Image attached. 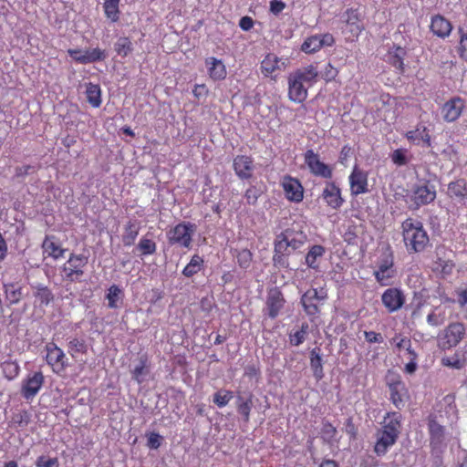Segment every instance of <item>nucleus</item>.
<instances>
[{
	"instance_id": "33",
	"label": "nucleus",
	"mask_w": 467,
	"mask_h": 467,
	"mask_svg": "<svg viewBox=\"0 0 467 467\" xmlns=\"http://www.w3.org/2000/svg\"><path fill=\"white\" fill-rule=\"evenodd\" d=\"M42 247L44 252L48 254V256L53 257L54 259H58L63 257L65 249L61 248L57 244H56L51 237H46L43 242Z\"/></svg>"
},
{
	"instance_id": "64",
	"label": "nucleus",
	"mask_w": 467,
	"mask_h": 467,
	"mask_svg": "<svg viewBox=\"0 0 467 467\" xmlns=\"http://www.w3.org/2000/svg\"><path fill=\"white\" fill-rule=\"evenodd\" d=\"M285 7V4L282 1L273 0L270 2V11L274 15L280 14Z\"/></svg>"
},
{
	"instance_id": "57",
	"label": "nucleus",
	"mask_w": 467,
	"mask_h": 467,
	"mask_svg": "<svg viewBox=\"0 0 467 467\" xmlns=\"http://www.w3.org/2000/svg\"><path fill=\"white\" fill-rule=\"evenodd\" d=\"M63 271L66 273L67 279L70 282H79V277L84 274V271L72 270L69 267H63Z\"/></svg>"
},
{
	"instance_id": "20",
	"label": "nucleus",
	"mask_w": 467,
	"mask_h": 467,
	"mask_svg": "<svg viewBox=\"0 0 467 467\" xmlns=\"http://www.w3.org/2000/svg\"><path fill=\"white\" fill-rule=\"evenodd\" d=\"M430 27L431 32L441 38L448 37L452 30L451 22L441 15L431 17Z\"/></svg>"
},
{
	"instance_id": "45",
	"label": "nucleus",
	"mask_w": 467,
	"mask_h": 467,
	"mask_svg": "<svg viewBox=\"0 0 467 467\" xmlns=\"http://www.w3.org/2000/svg\"><path fill=\"white\" fill-rule=\"evenodd\" d=\"M122 291L121 289L116 285H112L109 290L108 294L106 296L108 301H109V307L110 308H117L119 307L118 302L121 299Z\"/></svg>"
},
{
	"instance_id": "9",
	"label": "nucleus",
	"mask_w": 467,
	"mask_h": 467,
	"mask_svg": "<svg viewBox=\"0 0 467 467\" xmlns=\"http://www.w3.org/2000/svg\"><path fill=\"white\" fill-rule=\"evenodd\" d=\"M44 383L42 372H34L29 374L23 381L21 386V394L26 400H32L39 391Z\"/></svg>"
},
{
	"instance_id": "6",
	"label": "nucleus",
	"mask_w": 467,
	"mask_h": 467,
	"mask_svg": "<svg viewBox=\"0 0 467 467\" xmlns=\"http://www.w3.org/2000/svg\"><path fill=\"white\" fill-rule=\"evenodd\" d=\"M47 349V362L53 368V371L59 373L67 367V358L61 348H59L54 342H49L46 346Z\"/></svg>"
},
{
	"instance_id": "51",
	"label": "nucleus",
	"mask_w": 467,
	"mask_h": 467,
	"mask_svg": "<svg viewBox=\"0 0 467 467\" xmlns=\"http://www.w3.org/2000/svg\"><path fill=\"white\" fill-rule=\"evenodd\" d=\"M458 33L460 35L458 53L461 58L467 60V33L461 26L458 28Z\"/></svg>"
},
{
	"instance_id": "32",
	"label": "nucleus",
	"mask_w": 467,
	"mask_h": 467,
	"mask_svg": "<svg viewBox=\"0 0 467 467\" xmlns=\"http://www.w3.org/2000/svg\"><path fill=\"white\" fill-rule=\"evenodd\" d=\"M88 102L94 108H99L101 104V89L99 85L88 83L86 88Z\"/></svg>"
},
{
	"instance_id": "40",
	"label": "nucleus",
	"mask_w": 467,
	"mask_h": 467,
	"mask_svg": "<svg viewBox=\"0 0 467 467\" xmlns=\"http://www.w3.org/2000/svg\"><path fill=\"white\" fill-rule=\"evenodd\" d=\"M88 264V257L83 254H71L69 259L64 267H69L72 270L83 271L82 268Z\"/></svg>"
},
{
	"instance_id": "15",
	"label": "nucleus",
	"mask_w": 467,
	"mask_h": 467,
	"mask_svg": "<svg viewBox=\"0 0 467 467\" xmlns=\"http://www.w3.org/2000/svg\"><path fill=\"white\" fill-rule=\"evenodd\" d=\"M321 196L327 204L335 210L339 209L344 203V199L341 197V191L339 187L332 182H326V186Z\"/></svg>"
},
{
	"instance_id": "50",
	"label": "nucleus",
	"mask_w": 467,
	"mask_h": 467,
	"mask_svg": "<svg viewBox=\"0 0 467 467\" xmlns=\"http://www.w3.org/2000/svg\"><path fill=\"white\" fill-rule=\"evenodd\" d=\"M321 434L326 441L330 442L337 434V429L327 420H323Z\"/></svg>"
},
{
	"instance_id": "38",
	"label": "nucleus",
	"mask_w": 467,
	"mask_h": 467,
	"mask_svg": "<svg viewBox=\"0 0 467 467\" xmlns=\"http://www.w3.org/2000/svg\"><path fill=\"white\" fill-rule=\"evenodd\" d=\"M203 265V260L201 256L198 254H194L190 263L184 267L182 274L186 277H192L195 274H197L199 271H201L202 267Z\"/></svg>"
},
{
	"instance_id": "7",
	"label": "nucleus",
	"mask_w": 467,
	"mask_h": 467,
	"mask_svg": "<svg viewBox=\"0 0 467 467\" xmlns=\"http://www.w3.org/2000/svg\"><path fill=\"white\" fill-rule=\"evenodd\" d=\"M452 255V251L444 245H438L435 249V269L444 275H451L455 266Z\"/></svg>"
},
{
	"instance_id": "19",
	"label": "nucleus",
	"mask_w": 467,
	"mask_h": 467,
	"mask_svg": "<svg viewBox=\"0 0 467 467\" xmlns=\"http://www.w3.org/2000/svg\"><path fill=\"white\" fill-rule=\"evenodd\" d=\"M288 97L296 103L304 102L307 98L308 88L292 76H288Z\"/></svg>"
},
{
	"instance_id": "60",
	"label": "nucleus",
	"mask_w": 467,
	"mask_h": 467,
	"mask_svg": "<svg viewBox=\"0 0 467 467\" xmlns=\"http://www.w3.org/2000/svg\"><path fill=\"white\" fill-rule=\"evenodd\" d=\"M441 363H442V365H444L446 367H450V368H457V369H460L462 368V362L458 358H444L441 359Z\"/></svg>"
},
{
	"instance_id": "59",
	"label": "nucleus",
	"mask_w": 467,
	"mask_h": 467,
	"mask_svg": "<svg viewBox=\"0 0 467 467\" xmlns=\"http://www.w3.org/2000/svg\"><path fill=\"white\" fill-rule=\"evenodd\" d=\"M365 339L369 343H382L384 338L380 333L375 331H365Z\"/></svg>"
},
{
	"instance_id": "44",
	"label": "nucleus",
	"mask_w": 467,
	"mask_h": 467,
	"mask_svg": "<svg viewBox=\"0 0 467 467\" xmlns=\"http://www.w3.org/2000/svg\"><path fill=\"white\" fill-rule=\"evenodd\" d=\"M119 2H104L103 8L105 16L111 22H117L119 19L120 11L119 9Z\"/></svg>"
},
{
	"instance_id": "4",
	"label": "nucleus",
	"mask_w": 467,
	"mask_h": 467,
	"mask_svg": "<svg viewBox=\"0 0 467 467\" xmlns=\"http://www.w3.org/2000/svg\"><path fill=\"white\" fill-rule=\"evenodd\" d=\"M327 298V293L323 290L311 288L305 292L301 297V303L305 312L308 316H316L319 312L318 304Z\"/></svg>"
},
{
	"instance_id": "8",
	"label": "nucleus",
	"mask_w": 467,
	"mask_h": 467,
	"mask_svg": "<svg viewBox=\"0 0 467 467\" xmlns=\"http://www.w3.org/2000/svg\"><path fill=\"white\" fill-rule=\"evenodd\" d=\"M383 306L389 313L400 310L405 303L403 292L396 287L388 288L381 296Z\"/></svg>"
},
{
	"instance_id": "29",
	"label": "nucleus",
	"mask_w": 467,
	"mask_h": 467,
	"mask_svg": "<svg viewBox=\"0 0 467 467\" xmlns=\"http://www.w3.org/2000/svg\"><path fill=\"white\" fill-rule=\"evenodd\" d=\"M390 400L396 408L401 409L405 405V400L408 398V389L405 384H398L389 389Z\"/></svg>"
},
{
	"instance_id": "21",
	"label": "nucleus",
	"mask_w": 467,
	"mask_h": 467,
	"mask_svg": "<svg viewBox=\"0 0 467 467\" xmlns=\"http://www.w3.org/2000/svg\"><path fill=\"white\" fill-rule=\"evenodd\" d=\"M447 194L450 198L457 200L463 204L467 203V182L458 179L448 185Z\"/></svg>"
},
{
	"instance_id": "30",
	"label": "nucleus",
	"mask_w": 467,
	"mask_h": 467,
	"mask_svg": "<svg viewBox=\"0 0 467 467\" xmlns=\"http://www.w3.org/2000/svg\"><path fill=\"white\" fill-rule=\"evenodd\" d=\"M346 16L345 22L350 26V32L352 35L358 36L361 30L362 26L359 22V14L356 9H348L344 15Z\"/></svg>"
},
{
	"instance_id": "35",
	"label": "nucleus",
	"mask_w": 467,
	"mask_h": 467,
	"mask_svg": "<svg viewBox=\"0 0 467 467\" xmlns=\"http://www.w3.org/2000/svg\"><path fill=\"white\" fill-rule=\"evenodd\" d=\"M276 69H280L278 57L274 54H268L261 63L262 73L268 77Z\"/></svg>"
},
{
	"instance_id": "55",
	"label": "nucleus",
	"mask_w": 467,
	"mask_h": 467,
	"mask_svg": "<svg viewBox=\"0 0 467 467\" xmlns=\"http://www.w3.org/2000/svg\"><path fill=\"white\" fill-rule=\"evenodd\" d=\"M147 446L150 449L157 450L161 446L163 438L159 433L156 432H150L147 434Z\"/></svg>"
},
{
	"instance_id": "25",
	"label": "nucleus",
	"mask_w": 467,
	"mask_h": 467,
	"mask_svg": "<svg viewBox=\"0 0 467 467\" xmlns=\"http://www.w3.org/2000/svg\"><path fill=\"white\" fill-rule=\"evenodd\" d=\"M284 190L288 200L296 202L303 200V187L297 180H290L285 182Z\"/></svg>"
},
{
	"instance_id": "39",
	"label": "nucleus",
	"mask_w": 467,
	"mask_h": 467,
	"mask_svg": "<svg viewBox=\"0 0 467 467\" xmlns=\"http://www.w3.org/2000/svg\"><path fill=\"white\" fill-rule=\"evenodd\" d=\"M391 265H388L387 263L382 264L379 266V269L375 271L376 280L381 285H388V281L393 276L392 271L390 270Z\"/></svg>"
},
{
	"instance_id": "42",
	"label": "nucleus",
	"mask_w": 467,
	"mask_h": 467,
	"mask_svg": "<svg viewBox=\"0 0 467 467\" xmlns=\"http://www.w3.org/2000/svg\"><path fill=\"white\" fill-rule=\"evenodd\" d=\"M87 351L88 346L84 339L75 337L68 342V352L73 358H76L78 353L86 354Z\"/></svg>"
},
{
	"instance_id": "3",
	"label": "nucleus",
	"mask_w": 467,
	"mask_h": 467,
	"mask_svg": "<svg viewBox=\"0 0 467 467\" xmlns=\"http://www.w3.org/2000/svg\"><path fill=\"white\" fill-rule=\"evenodd\" d=\"M195 231V225L191 223H181L167 233L171 244H179L189 248L192 244V236Z\"/></svg>"
},
{
	"instance_id": "28",
	"label": "nucleus",
	"mask_w": 467,
	"mask_h": 467,
	"mask_svg": "<svg viewBox=\"0 0 467 467\" xmlns=\"http://www.w3.org/2000/svg\"><path fill=\"white\" fill-rule=\"evenodd\" d=\"M400 420L401 415L399 412L389 413L388 417L385 419L384 426L382 428V431L389 432L395 437H399L400 429Z\"/></svg>"
},
{
	"instance_id": "2",
	"label": "nucleus",
	"mask_w": 467,
	"mask_h": 467,
	"mask_svg": "<svg viewBox=\"0 0 467 467\" xmlns=\"http://www.w3.org/2000/svg\"><path fill=\"white\" fill-rule=\"evenodd\" d=\"M401 229L409 253H420L429 245L430 238L421 222L408 218L401 223Z\"/></svg>"
},
{
	"instance_id": "24",
	"label": "nucleus",
	"mask_w": 467,
	"mask_h": 467,
	"mask_svg": "<svg viewBox=\"0 0 467 467\" xmlns=\"http://www.w3.org/2000/svg\"><path fill=\"white\" fill-rule=\"evenodd\" d=\"M140 229V222L137 220H130L124 226V232L121 236L122 243L125 246H130L134 244Z\"/></svg>"
},
{
	"instance_id": "26",
	"label": "nucleus",
	"mask_w": 467,
	"mask_h": 467,
	"mask_svg": "<svg viewBox=\"0 0 467 467\" xmlns=\"http://www.w3.org/2000/svg\"><path fill=\"white\" fill-rule=\"evenodd\" d=\"M206 66L209 69V75L213 79H223L226 77L225 66L223 63L215 58L209 57L205 61Z\"/></svg>"
},
{
	"instance_id": "23",
	"label": "nucleus",
	"mask_w": 467,
	"mask_h": 467,
	"mask_svg": "<svg viewBox=\"0 0 467 467\" xmlns=\"http://www.w3.org/2000/svg\"><path fill=\"white\" fill-rule=\"evenodd\" d=\"M465 327L463 324L456 322L449 325L445 329V337L449 348L457 346L464 337Z\"/></svg>"
},
{
	"instance_id": "56",
	"label": "nucleus",
	"mask_w": 467,
	"mask_h": 467,
	"mask_svg": "<svg viewBox=\"0 0 467 467\" xmlns=\"http://www.w3.org/2000/svg\"><path fill=\"white\" fill-rule=\"evenodd\" d=\"M385 379L389 389H391L394 386H397L398 384H404L403 381L401 380L400 376L398 373L390 370L388 371Z\"/></svg>"
},
{
	"instance_id": "17",
	"label": "nucleus",
	"mask_w": 467,
	"mask_h": 467,
	"mask_svg": "<svg viewBox=\"0 0 467 467\" xmlns=\"http://www.w3.org/2000/svg\"><path fill=\"white\" fill-rule=\"evenodd\" d=\"M285 299L282 292L277 288L274 287L268 291L266 297V310L267 315L271 318H275L280 310L283 308Z\"/></svg>"
},
{
	"instance_id": "12",
	"label": "nucleus",
	"mask_w": 467,
	"mask_h": 467,
	"mask_svg": "<svg viewBox=\"0 0 467 467\" xmlns=\"http://www.w3.org/2000/svg\"><path fill=\"white\" fill-rule=\"evenodd\" d=\"M307 88H310L319 79V69L317 64H310L302 67L289 74Z\"/></svg>"
},
{
	"instance_id": "22",
	"label": "nucleus",
	"mask_w": 467,
	"mask_h": 467,
	"mask_svg": "<svg viewBox=\"0 0 467 467\" xmlns=\"http://www.w3.org/2000/svg\"><path fill=\"white\" fill-rule=\"evenodd\" d=\"M377 441L374 446V451L378 456H383L387 453L389 447L395 444L397 437L389 432L379 431L376 434Z\"/></svg>"
},
{
	"instance_id": "1",
	"label": "nucleus",
	"mask_w": 467,
	"mask_h": 467,
	"mask_svg": "<svg viewBox=\"0 0 467 467\" xmlns=\"http://www.w3.org/2000/svg\"><path fill=\"white\" fill-rule=\"evenodd\" d=\"M306 239L302 233H296L289 229L279 234L275 240L274 265L288 268V256L296 250H299L304 245Z\"/></svg>"
},
{
	"instance_id": "47",
	"label": "nucleus",
	"mask_w": 467,
	"mask_h": 467,
	"mask_svg": "<svg viewBox=\"0 0 467 467\" xmlns=\"http://www.w3.org/2000/svg\"><path fill=\"white\" fill-rule=\"evenodd\" d=\"M137 249L141 252V255L153 254L156 252V244L146 237L140 240Z\"/></svg>"
},
{
	"instance_id": "10",
	"label": "nucleus",
	"mask_w": 467,
	"mask_h": 467,
	"mask_svg": "<svg viewBox=\"0 0 467 467\" xmlns=\"http://www.w3.org/2000/svg\"><path fill=\"white\" fill-rule=\"evenodd\" d=\"M335 42L331 34L315 35L307 37L301 46V50L307 54L318 51L323 47H331Z\"/></svg>"
},
{
	"instance_id": "53",
	"label": "nucleus",
	"mask_w": 467,
	"mask_h": 467,
	"mask_svg": "<svg viewBox=\"0 0 467 467\" xmlns=\"http://www.w3.org/2000/svg\"><path fill=\"white\" fill-rule=\"evenodd\" d=\"M254 406L253 400H248L245 404H237V411L239 414L243 416V419L245 422L249 421L250 412Z\"/></svg>"
},
{
	"instance_id": "14",
	"label": "nucleus",
	"mask_w": 467,
	"mask_h": 467,
	"mask_svg": "<svg viewBox=\"0 0 467 467\" xmlns=\"http://www.w3.org/2000/svg\"><path fill=\"white\" fill-rule=\"evenodd\" d=\"M350 190L352 195H359L368 191V174L360 170L357 165L354 167L349 176Z\"/></svg>"
},
{
	"instance_id": "58",
	"label": "nucleus",
	"mask_w": 467,
	"mask_h": 467,
	"mask_svg": "<svg viewBox=\"0 0 467 467\" xmlns=\"http://www.w3.org/2000/svg\"><path fill=\"white\" fill-rule=\"evenodd\" d=\"M392 161L397 165H405L407 163V158L402 150H396L391 155Z\"/></svg>"
},
{
	"instance_id": "36",
	"label": "nucleus",
	"mask_w": 467,
	"mask_h": 467,
	"mask_svg": "<svg viewBox=\"0 0 467 467\" xmlns=\"http://www.w3.org/2000/svg\"><path fill=\"white\" fill-rule=\"evenodd\" d=\"M133 44L127 36L119 37L114 44V50L121 57H126L133 51Z\"/></svg>"
},
{
	"instance_id": "18",
	"label": "nucleus",
	"mask_w": 467,
	"mask_h": 467,
	"mask_svg": "<svg viewBox=\"0 0 467 467\" xmlns=\"http://www.w3.org/2000/svg\"><path fill=\"white\" fill-rule=\"evenodd\" d=\"M3 292L7 306L17 305L24 297L23 286L18 282H3Z\"/></svg>"
},
{
	"instance_id": "43",
	"label": "nucleus",
	"mask_w": 467,
	"mask_h": 467,
	"mask_svg": "<svg viewBox=\"0 0 467 467\" xmlns=\"http://www.w3.org/2000/svg\"><path fill=\"white\" fill-rule=\"evenodd\" d=\"M234 255L237 259L239 266L243 269H247L252 262L253 254L248 249L234 250Z\"/></svg>"
},
{
	"instance_id": "61",
	"label": "nucleus",
	"mask_w": 467,
	"mask_h": 467,
	"mask_svg": "<svg viewBox=\"0 0 467 467\" xmlns=\"http://www.w3.org/2000/svg\"><path fill=\"white\" fill-rule=\"evenodd\" d=\"M427 321L430 325L438 327L443 324L444 317H441V315H437L434 312H431V314L428 315Z\"/></svg>"
},
{
	"instance_id": "11",
	"label": "nucleus",
	"mask_w": 467,
	"mask_h": 467,
	"mask_svg": "<svg viewBox=\"0 0 467 467\" xmlns=\"http://www.w3.org/2000/svg\"><path fill=\"white\" fill-rule=\"evenodd\" d=\"M305 162L315 175L321 176L326 179L332 177V170L328 165L320 161L318 155L312 150H308L305 153Z\"/></svg>"
},
{
	"instance_id": "63",
	"label": "nucleus",
	"mask_w": 467,
	"mask_h": 467,
	"mask_svg": "<svg viewBox=\"0 0 467 467\" xmlns=\"http://www.w3.org/2000/svg\"><path fill=\"white\" fill-rule=\"evenodd\" d=\"M145 365L141 361L138 366H136L132 371L133 379L139 383L142 382L141 376L144 374Z\"/></svg>"
},
{
	"instance_id": "49",
	"label": "nucleus",
	"mask_w": 467,
	"mask_h": 467,
	"mask_svg": "<svg viewBox=\"0 0 467 467\" xmlns=\"http://www.w3.org/2000/svg\"><path fill=\"white\" fill-rule=\"evenodd\" d=\"M233 393L230 390L221 389L213 395V402L220 408H223L228 404L232 400Z\"/></svg>"
},
{
	"instance_id": "62",
	"label": "nucleus",
	"mask_w": 467,
	"mask_h": 467,
	"mask_svg": "<svg viewBox=\"0 0 467 467\" xmlns=\"http://www.w3.org/2000/svg\"><path fill=\"white\" fill-rule=\"evenodd\" d=\"M345 431L351 437L356 438L358 430L355 426L352 418H348L345 423Z\"/></svg>"
},
{
	"instance_id": "34",
	"label": "nucleus",
	"mask_w": 467,
	"mask_h": 467,
	"mask_svg": "<svg viewBox=\"0 0 467 467\" xmlns=\"http://www.w3.org/2000/svg\"><path fill=\"white\" fill-rule=\"evenodd\" d=\"M105 58L106 54L104 50L94 48L91 50H86L83 57L77 58V62L81 64H89L97 61H102Z\"/></svg>"
},
{
	"instance_id": "31",
	"label": "nucleus",
	"mask_w": 467,
	"mask_h": 467,
	"mask_svg": "<svg viewBox=\"0 0 467 467\" xmlns=\"http://www.w3.org/2000/svg\"><path fill=\"white\" fill-rule=\"evenodd\" d=\"M34 296L42 306H47L54 300L55 297L54 294L47 286L40 284L34 286Z\"/></svg>"
},
{
	"instance_id": "13",
	"label": "nucleus",
	"mask_w": 467,
	"mask_h": 467,
	"mask_svg": "<svg viewBox=\"0 0 467 467\" xmlns=\"http://www.w3.org/2000/svg\"><path fill=\"white\" fill-rule=\"evenodd\" d=\"M233 167L235 174L241 180H248L253 177L254 165L251 157L246 155H237L234 159Z\"/></svg>"
},
{
	"instance_id": "16",
	"label": "nucleus",
	"mask_w": 467,
	"mask_h": 467,
	"mask_svg": "<svg viewBox=\"0 0 467 467\" xmlns=\"http://www.w3.org/2000/svg\"><path fill=\"white\" fill-rule=\"evenodd\" d=\"M464 107V100L460 97L451 99L441 109L443 119L448 122L455 121L461 116Z\"/></svg>"
},
{
	"instance_id": "54",
	"label": "nucleus",
	"mask_w": 467,
	"mask_h": 467,
	"mask_svg": "<svg viewBox=\"0 0 467 467\" xmlns=\"http://www.w3.org/2000/svg\"><path fill=\"white\" fill-rule=\"evenodd\" d=\"M36 467H58V461L57 458H47L46 456H39L36 462Z\"/></svg>"
},
{
	"instance_id": "52",
	"label": "nucleus",
	"mask_w": 467,
	"mask_h": 467,
	"mask_svg": "<svg viewBox=\"0 0 467 467\" xmlns=\"http://www.w3.org/2000/svg\"><path fill=\"white\" fill-rule=\"evenodd\" d=\"M337 74L338 70L330 63H327L323 70H319V78H323L327 82L334 80Z\"/></svg>"
},
{
	"instance_id": "48",
	"label": "nucleus",
	"mask_w": 467,
	"mask_h": 467,
	"mask_svg": "<svg viewBox=\"0 0 467 467\" xmlns=\"http://www.w3.org/2000/svg\"><path fill=\"white\" fill-rule=\"evenodd\" d=\"M308 327H309L307 323H303L299 330L290 335V344L293 346L301 345L306 339Z\"/></svg>"
},
{
	"instance_id": "37",
	"label": "nucleus",
	"mask_w": 467,
	"mask_h": 467,
	"mask_svg": "<svg viewBox=\"0 0 467 467\" xmlns=\"http://www.w3.org/2000/svg\"><path fill=\"white\" fill-rule=\"evenodd\" d=\"M325 253V248L322 245H313L306 255V263L308 267L317 269V259L321 257Z\"/></svg>"
},
{
	"instance_id": "27",
	"label": "nucleus",
	"mask_w": 467,
	"mask_h": 467,
	"mask_svg": "<svg viewBox=\"0 0 467 467\" xmlns=\"http://www.w3.org/2000/svg\"><path fill=\"white\" fill-rule=\"evenodd\" d=\"M310 367L313 371V376L317 380H320L324 378L323 363L319 348H315L310 352Z\"/></svg>"
},
{
	"instance_id": "5",
	"label": "nucleus",
	"mask_w": 467,
	"mask_h": 467,
	"mask_svg": "<svg viewBox=\"0 0 467 467\" xmlns=\"http://www.w3.org/2000/svg\"><path fill=\"white\" fill-rule=\"evenodd\" d=\"M436 198V191L433 186L427 184L415 186L412 190L410 197L412 206L410 209L417 210L422 205H426L433 202Z\"/></svg>"
},
{
	"instance_id": "46",
	"label": "nucleus",
	"mask_w": 467,
	"mask_h": 467,
	"mask_svg": "<svg viewBox=\"0 0 467 467\" xmlns=\"http://www.w3.org/2000/svg\"><path fill=\"white\" fill-rule=\"evenodd\" d=\"M263 192L264 190L260 185H251L244 193L246 202L250 205H254Z\"/></svg>"
},
{
	"instance_id": "41",
	"label": "nucleus",
	"mask_w": 467,
	"mask_h": 467,
	"mask_svg": "<svg viewBox=\"0 0 467 467\" xmlns=\"http://www.w3.org/2000/svg\"><path fill=\"white\" fill-rule=\"evenodd\" d=\"M406 137L411 141L421 140L427 144V146H431V136L427 131L426 127H422V130L419 127L415 130H410L407 132Z\"/></svg>"
}]
</instances>
